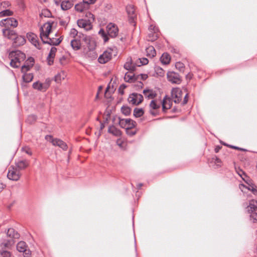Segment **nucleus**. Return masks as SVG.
Wrapping results in <instances>:
<instances>
[{
    "label": "nucleus",
    "instance_id": "5701e85b",
    "mask_svg": "<svg viewBox=\"0 0 257 257\" xmlns=\"http://www.w3.org/2000/svg\"><path fill=\"white\" fill-rule=\"evenodd\" d=\"M62 41V39H61V38H49L48 39H46V40H45L43 43L44 44H48L50 45H59Z\"/></svg>",
    "mask_w": 257,
    "mask_h": 257
},
{
    "label": "nucleus",
    "instance_id": "9d476101",
    "mask_svg": "<svg viewBox=\"0 0 257 257\" xmlns=\"http://www.w3.org/2000/svg\"><path fill=\"white\" fill-rule=\"evenodd\" d=\"M92 22L86 19H81L77 21V25L79 27L83 28L86 31H89L92 28Z\"/></svg>",
    "mask_w": 257,
    "mask_h": 257
},
{
    "label": "nucleus",
    "instance_id": "09e8293b",
    "mask_svg": "<svg viewBox=\"0 0 257 257\" xmlns=\"http://www.w3.org/2000/svg\"><path fill=\"white\" fill-rule=\"evenodd\" d=\"M175 67L177 69H178L181 72L184 71L185 67L184 64L180 62H176L175 64Z\"/></svg>",
    "mask_w": 257,
    "mask_h": 257
},
{
    "label": "nucleus",
    "instance_id": "864d4df0",
    "mask_svg": "<svg viewBox=\"0 0 257 257\" xmlns=\"http://www.w3.org/2000/svg\"><path fill=\"white\" fill-rule=\"evenodd\" d=\"M47 89L49 87L51 83V80L49 78H47L45 82L43 83Z\"/></svg>",
    "mask_w": 257,
    "mask_h": 257
},
{
    "label": "nucleus",
    "instance_id": "0eeeda50",
    "mask_svg": "<svg viewBox=\"0 0 257 257\" xmlns=\"http://www.w3.org/2000/svg\"><path fill=\"white\" fill-rule=\"evenodd\" d=\"M21 174L20 171L14 166H11L7 174L8 178L13 181H18L20 178Z\"/></svg>",
    "mask_w": 257,
    "mask_h": 257
},
{
    "label": "nucleus",
    "instance_id": "79ce46f5",
    "mask_svg": "<svg viewBox=\"0 0 257 257\" xmlns=\"http://www.w3.org/2000/svg\"><path fill=\"white\" fill-rule=\"evenodd\" d=\"M144 111L142 108H135L134 111V115L136 117H139L143 115Z\"/></svg>",
    "mask_w": 257,
    "mask_h": 257
},
{
    "label": "nucleus",
    "instance_id": "bf43d9fd",
    "mask_svg": "<svg viewBox=\"0 0 257 257\" xmlns=\"http://www.w3.org/2000/svg\"><path fill=\"white\" fill-rule=\"evenodd\" d=\"M96 0H84V2H85L87 5H89L90 4H92L95 3Z\"/></svg>",
    "mask_w": 257,
    "mask_h": 257
},
{
    "label": "nucleus",
    "instance_id": "7c9ffc66",
    "mask_svg": "<svg viewBox=\"0 0 257 257\" xmlns=\"http://www.w3.org/2000/svg\"><path fill=\"white\" fill-rule=\"evenodd\" d=\"M124 79L126 82H132L137 79V78H136L135 75L133 73V72L129 71L125 74Z\"/></svg>",
    "mask_w": 257,
    "mask_h": 257
},
{
    "label": "nucleus",
    "instance_id": "e2e57ef3",
    "mask_svg": "<svg viewBox=\"0 0 257 257\" xmlns=\"http://www.w3.org/2000/svg\"><path fill=\"white\" fill-rule=\"evenodd\" d=\"M187 96H188V94H186V95L184 96V100L182 103V105H184L187 103V102L188 101Z\"/></svg>",
    "mask_w": 257,
    "mask_h": 257
},
{
    "label": "nucleus",
    "instance_id": "473e14b6",
    "mask_svg": "<svg viewBox=\"0 0 257 257\" xmlns=\"http://www.w3.org/2000/svg\"><path fill=\"white\" fill-rule=\"evenodd\" d=\"M162 109L164 112H166L168 109L171 108L170 100L166 98V96L162 101Z\"/></svg>",
    "mask_w": 257,
    "mask_h": 257
},
{
    "label": "nucleus",
    "instance_id": "ea45409f",
    "mask_svg": "<svg viewBox=\"0 0 257 257\" xmlns=\"http://www.w3.org/2000/svg\"><path fill=\"white\" fill-rule=\"evenodd\" d=\"M51 13L48 9H43L42 10L41 14H40V17L41 18L45 17V18H50L51 17Z\"/></svg>",
    "mask_w": 257,
    "mask_h": 257
},
{
    "label": "nucleus",
    "instance_id": "f03ea898",
    "mask_svg": "<svg viewBox=\"0 0 257 257\" xmlns=\"http://www.w3.org/2000/svg\"><path fill=\"white\" fill-rule=\"evenodd\" d=\"M69 35L70 37H72L74 39L76 38L81 39L87 45H88V48L90 50L94 48L95 45L94 41L92 40L89 36H86L81 33H79L78 34L77 30L75 29L72 28L70 30Z\"/></svg>",
    "mask_w": 257,
    "mask_h": 257
},
{
    "label": "nucleus",
    "instance_id": "72a5a7b5",
    "mask_svg": "<svg viewBox=\"0 0 257 257\" xmlns=\"http://www.w3.org/2000/svg\"><path fill=\"white\" fill-rule=\"evenodd\" d=\"M73 3L69 1H63L61 4V9L66 11L72 8Z\"/></svg>",
    "mask_w": 257,
    "mask_h": 257
},
{
    "label": "nucleus",
    "instance_id": "c9c22d12",
    "mask_svg": "<svg viewBox=\"0 0 257 257\" xmlns=\"http://www.w3.org/2000/svg\"><path fill=\"white\" fill-rule=\"evenodd\" d=\"M108 132L117 137L120 136L121 134L120 131L113 125L109 127Z\"/></svg>",
    "mask_w": 257,
    "mask_h": 257
},
{
    "label": "nucleus",
    "instance_id": "a878e982",
    "mask_svg": "<svg viewBox=\"0 0 257 257\" xmlns=\"http://www.w3.org/2000/svg\"><path fill=\"white\" fill-rule=\"evenodd\" d=\"M123 122H125V124L127 125V127L126 128V130H129L130 128L134 127L135 124L136 123L134 121L131 119H122L119 121L120 125L122 127H124L123 126Z\"/></svg>",
    "mask_w": 257,
    "mask_h": 257
},
{
    "label": "nucleus",
    "instance_id": "f704fd0d",
    "mask_svg": "<svg viewBox=\"0 0 257 257\" xmlns=\"http://www.w3.org/2000/svg\"><path fill=\"white\" fill-rule=\"evenodd\" d=\"M24 73L23 75V80L24 82L29 83L32 81L33 79L34 75L33 73H27V72H23Z\"/></svg>",
    "mask_w": 257,
    "mask_h": 257
},
{
    "label": "nucleus",
    "instance_id": "393cba45",
    "mask_svg": "<svg viewBox=\"0 0 257 257\" xmlns=\"http://www.w3.org/2000/svg\"><path fill=\"white\" fill-rule=\"evenodd\" d=\"M14 41V45L15 46H20L23 45L26 43V39L24 37L22 36H16Z\"/></svg>",
    "mask_w": 257,
    "mask_h": 257
},
{
    "label": "nucleus",
    "instance_id": "a18cd8bd",
    "mask_svg": "<svg viewBox=\"0 0 257 257\" xmlns=\"http://www.w3.org/2000/svg\"><path fill=\"white\" fill-rule=\"evenodd\" d=\"M139 62L137 64V66H141V65H146L148 63L149 60L146 58H140Z\"/></svg>",
    "mask_w": 257,
    "mask_h": 257
},
{
    "label": "nucleus",
    "instance_id": "c756f323",
    "mask_svg": "<svg viewBox=\"0 0 257 257\" xmlns=\"http://www.w3.org/2000/svg\"><path fill=\"white\" fill-rule=\"evenodd\" d=\"M143 93L145 96L148 99H153L157 95L156 93L153 89H144Z\"/></svg>",
    "mask_w": 257,
    "mask_h": 257
},
{
    "label": "nucleus",
    "instance_id": "e433bc0d",
    "mask_svg": "<svg viewBox=\"0 0 257 257\" xmlns=\"http://www.w3.org/2000/svg\"><path fill=\"white\" fill-rule=\"evenodd\" d=\"M161 62L164 64H168L171 60L170 55L167 53H163L160 58Z\"/></svg>",
    "mask_w": 257,
    "mask_h": 257
},
{
    "label": "nucleus",
    "instance_id": "4468645a",
    "mask_svg": "<svg viewBox=\"0 0 257 257\" xmlns=\"http://www.w3.org/2000/svg\"><path fill=\"white\" fill-rule=\"evenodd\" d=\"M167 78L168 81L172 82V83L179 84L181 82V78L179 75L173 71L168 72Z\"/></svg>",
    "mask_w": 257,
    "mask_h": 257
},
{
    "label": "nucleus",
    "instance_id": "f3484780",
    "mask_svg": "<svg viewBox=\"0 0 257 257\" xmlns=\"http://www.w3.org/2000/svg\"><path fill=\"white\" fill-rule=\"evenodd\" d=\"M126 10L128 16L129 22L131 24L134 23V20L136 17L134 7L132 5H128L126 7Z\"/></svg>",
    "mask_w": 257,
    "mask_h": 257
},
{
    "label": "nucleus",
    "instance_id": "cd10ccee",
    "mask_svg": "<svg viewBox=\"0 0 257 257\" xmlns=\"http://www.w3.org/2000/svg\"><path fill=\"white\" fill-rule=\"evenodd\" d=\"M7 234L8 237L12 239H18L20 237L19 233L13 228L8 229Z\"/></svg>",
    "mask_w": 257,
    "mask_h": 257
},
{
    "label": "nucleus",
    "instance_id": "4be33fe9",
    "mask_svg": "<svg viewBox=\"0 0 257 257\" xmlns=\"http://www.w3.org/2000/svg\"><path fill=\"white\" fill-rule=\"evenodd\" d=\"M57 52V48L53 47L51 48L49 55L47 57L48 63L49 65H51L53 64L54 58L55 56L56 53Z\"/></svg>",
    "mask_w": 257,
    "mask_h": 257
},
{
    "label": "nucleus",
    "instance_id": "13d9d810",
    "mask_svg": "<svg viewBox=\"0 0 257 257\" xmlns=\"http://www.w3.org/2000/svg\"><path fill=\"white\" fill-rule=\"evenodd\" d=\"M10 6L9 2H4L2 4V6L4 8H7Z\"/></svg>",
    "mask_w": 257,
    "mask_h": 257
},
{
    "label": "nucleus",
    "instance_id": "2eb2a0df",
    "mask_svg": "<svg viewBox=\"0 0 257 257\" xmlns=\"http://www.w3.org/2000/svg\"><path fill=\"white\" fill-rule=\"evenodd\" d=\"M1 25L6 27L12 26L17 27L18 26V21L14 18H8L4 19L1 21Z\"/></svg>",
    "mask_w": 257,
    "mask_h": 257
},
{
    "label": "nucleus",
    "instance_id": "f8f14e48",
    "mask_svg": "<svg viewBox=\"0 0 257 257\" xmlns=\"http://www.w3.org/2000/svg\"><path fill=\"white\" fill-rule=\"evenodd\" d=\"M108 35L112 38L115 37L118 33V29L116 25L113 23H109L106 27Z\"/></svg>",
    "mask_w": 257,
    "mask_h": 257
},
{
    "label": "nucleus",
    "instance_id": "0e129e2a",
    "mask_svg": "<svg viewBox=\"0 0 257 257\" xmlns=\"http://www.w3.org/2000/svg\"><path fill=\"white\" fill-rule=\"evenodd\" d=\"M23 151H25L26 152V153L30 155H32V152H31L30 150L28 148H27V149H23Z\"/></svg>",
    "mask_w": 257,
    "mask_h": 257
},
{
    "label": "nucleus",
    "instance_id": "423d86ee",
    "mask_svg": "<svg viewBox=\"0 0 257 257\" xmlns=\"http://www.w3.org/2000/svg\"><path fill=\"white\" fill-rule=\"evenodd\" d=\"M45 139L50 142H51L53 146H58L63 150H66L67 149V146L65 143L63 141L58 139H54L51 136L47 135L45 137Z\"/></svg>",
    "mask_w": 257,
    "mask_h": 257
},
{
    "label": "nucleus",
    "instance_id": "4d7b16f0",
    "mask_svg": "<svg viewBox=\"0 0 257 257\" xmlns=\"http://www.w3.org/2000/svg\"><path fill=\"white\" fill-rule=\"evenodd\" d=\"M125 87L126 86L124 84L121 85L118 89L119 93L122 95L123 94V89L125 88Z\"/></svg>",
    "mask_w": 257,
    "mask_h": 257
},
{
    "label": "nucleus",
    "instance_id": "b1692460",
    "mask_svg": "<svg viewBox=\"0 0 257 257\" xmlns=\"http://www.w3.org/2000/svg\"><path fill=\"white\" fill-rule=\"evenodd\" d=\"M29 165V162L27 160H19L16 162L17 168L20 171L26 168Z\"/></svg>",
    "mask_w": 257,
    "mask_h": 257
},
{
    "label": "nucleus",
    "instance_id": "9b49d317",
    "mask_svg": "<svg viewBox=\"0 0 257 257\" xmlns=\"http://www.w3.org/2000/svg\"><path fill=\"white\" fill-rule=\"evenodd\" d=\"M183 97L181 90L178 88H173L172 90V97L176 103H180Z\"/></svg>",
    "mask_w": 257,
    "mask_h": 257
},
{
    "label": "nucleus",
    "instance_id": "774afa93",
    "mask_svg": "<svg viewBox=\"0 0 257 257\" xmlns=\"http://www.w3.org/2000/svg\"><path fill=\"white\" fill-rule=\"evenodd\" d=\"M157 35L155 34V36H153V38L152 39H149V40L153 41L155 40L157 38Z\"/></svg>",
    "mask_w": 257,
    "mask_h": 257
},
{
    "label": "nucleus",
    "instance_id": "58836bf2",
    "mask_svg": "<svg viewBox=\"0 0 257 257\" xmlns=\"http://www.w3.org/2000/svg\"><path fill=\"white\" fill-rule=\"evenodd\" d=\"M87 6L88 5H87L86 3L83 1L82 3L76 5L75 6V9L77 12H82Z\"/></svg>",
    "mask_w": 257,
    "mask_h": 257
},
{
    "label": "nucleus",
    "instance_id": "338daca9",
    "mask_svg": "<svg viewBox=\"0 0 257 257\" xmlns=\"http://www.w3.org/2000/svg\"><path fill=\"white\" fill-rule=\"evenodd\" d=\"M6 187V185L3 183H0V191Z\"/></svg>",
    "mask_w": 257,
    "mask_h": 257
},
{
    "label": "nucleus",
    "instance_id": "c03bdc74",
    "mask_svg": "<svg viewBox=\"0 0 257 257\" xmlns=\"http://www.w3.org/2000/svg\"><path fill=\"white\" fill-rule=\"evenodd\" d=\"M99 35H100L102 38L103 39L104 41L105 42H107L108 40V37L104 30L102 29H101L98 32Z\"/></svg>",
    "mask_w": 257,
    "mask_h": 257
},
{
    "label": "nucleus",
    "instance_id": "aec40b11",
    "mask_svg": "<svg viewBox=\"0 0 257 257\" xmlns=\"http://www.w3.org/2000/svg\"><path fill=\"white\" fill-rule=\"evenodd\" d=\"M257 209V201L255 200L249 201L248 205L246 207V211L250 213L254 212Z\"/></svg>",
    "mask_w": 257,
    "mask_h": 257
},
{
    "label": "nucleus",
    "instance_id": "dca6fc26",
    "mask_svg": "<svg viewBox=\"0 0 257 257\" xmlns=\"http://www.w3.org/2000/svg\"><path fill=\"white\" fill-rule=\"evenodd\" d=\"M27 37L28 40L37 49H40L39 42L36 35L32 33H28L27 34Z\"/></svg>",
    "mask_w": 257,
    "mask_h": 257
},
{
    "label": "nucleus",
    "instance_id": "1a4fd4ad",
    "mask_svg": "<svg viewBox=\"0 0 257 257\" xmlns=\"http://www.w3.org/2000/svg\"><path fill=\"white\" fill-rule=\"evenodd\" d=\"M162 105V101L152 100L150 103V112L151 114L155 116L158 114V110Z\"/></svg>",
    "mask_w": 257,
    "mask_h": 257
},
{
    "label": "nucleus",
    "instance_id": "412c9836",
    "mask_svg": "<svg viewBox=\"0 0 257 257\" xmlns=\"http://www.w3.org/2000/svg\"><path fill=\"white\" fill-rule=\"evenodd\" d=\"M3 33L5 37L13 40L17 35L14 30H10L9 29H3Z\"/></svg>",
    "mask_w": 257,
    "mask_h": 257
},
{
    "label": "nucleus",
    "instance_id": "a19ab883",
    "mask_svg": "<svg viewBox=\"0 0 257 257\" xmlns=\"http://www.w3.org/2000/svg\"><path fill=\"white\" fill-rule=\"evenodd\" d=\"M13 15V12L10 10H5L0 12V17L10 16Z\"/></svg>",
    "mask_w": 257,
    "mask_h": 257
},
{
    "label": "nucleus",
    "instance_id": "a211bd4d",
    "mask_svg": "<svg viewBox=\"0 0 257 257\" xmlns=\"http://www.w3.org/2000/svg\"><path fill=\"white\" fill-rule=\"evenodd\" d=\"M34 59L30 57L26 62V64L22 66V72L28 71L34 65Z\"/></svg>",
    "mask_w": 257,
    "mask_h": 257
},
{
    "label": "nucleus",
    "instance_id": "680f3d73",
    "mask_svg": "<svg viewBox=\"0 0 257 257\" xmlns=\"http://www.w3.org/2000/svg\"><path fill=\"white\" fill-rule=\"evenodd\" d=\"M126 134L130 136H133L136 134V132L130 131L129 130H126Z\"/></svg>",
    "mask_w": 257,
    "mask_h": 257
},
{
    "label": "nucleus",
    "instance_id": "ddd939ff",
    "mask_svg": "<svg viewBox=\"0 0 257 257\" xmlns=\"http://www.w3.org/2000/svg\"><path fill=\"white\" fill-rule=\"evenodd\" d=\"M128 100L132 104L138 105L143 100V96L140 94L133 93L129 96Z\"/></svg>",
    "mask_w": 257,
    "mask_h": 257
},
{
    "label": "nucleus",
    "instance_id": "052dcab7",
    "mask_svg": "<svg viewBox=\"0 0 257 257\" xmlns=\"http://www.w3.org/2000/svg\"><path fill=\"white\" fill-rule=\"evenodd\" d=\"M117 145L121 148H123V142L120 140H118L116 142Z\"/></svg>",
    "mask_w": 257,
    "mask_h": 257
},
{
    "label": "nucleus",
    "instance_id": "2f4dec72",
    "mask_svg": "<svg viewBox=\"0 0 257 257\" xmlns=\"http://www.w3.org/2000/svg\"><path fill=\"white\" fill-rule=\"evenodd\" d=\"M66 73L63 71H61L55 76V81L57 83H61L62 81L66 78Z\"/></svg>",
    "mask_w": 257,
    "mask_h": 257
},
{
    "label": "nucleus",
    "instance_id": "603ef678",
    "mask_svg": "<svg viewBox=\"0 0 257 257\" xmlns=\"http://www.w3.org/2000/svg\"><path fill=\"white\" fill-rule=\"evenodd\" d=\"M1 257H11V253L10 251L4 250L1 253Z\"/></svg>",
    "mask_w": 257,
    "mask_h": 257
},
{
    "label": "nucleus",
    "instance_id": "de8ad7c7",
    "mask_svg": "<svg viewBox=\"0 0 257 257\" xmlns=\"http://www.w3.org/2000/svg\"><path fill=\"white\" fill-rule=\"evenodd\" d=\"M87 20H90V22H93L94 21V17L92 14L90 12H86L85 14V18Z\"/></svg>",
    "mask_w": 257,
    "mask_h": 257
},
{
    "label": "nucleus",
    "instance_id": "6e6552de",
    "mask_svg": "<svg viewBox=\"0 0 257 257\" xmlns=\"http://www.w3.org/2000/svg\"><path fill=\"white\" fill-rule=\"evenodd\" d=\"M27 247L26 243L23 241L19 242L17 244V249L18 251L23 252L24 257H30L31 251L27 249Z\"/></svg>",
    "mask_w": 257,
    "mask_h": 257
},
{
    "label": "nucleus",
    "instance_id": "39448f33",
    "mask_svg": "<svg viewBox=\"0 0 257 257\" xmlns=\"http://www.w3.org/2000/svg\"><path fill=\"white\" fill-rule=\"evenodd\" d=\"M53 22L48 21L45 23L40 28V38L43 42L48 39L49 34L51 31Z\"/></svg>",
    "mask_w": 257,
    "mask_h": 257
},
{
    "label": "nucleus",
    "instance_id": "49530a36",
    "mask_svg": "<svg viewBox=\"0 0 257 257\" xmlns=\"http://www.w3.org/2000/svg\"><path fill=\"white\" fill-rule=\"evenodd\" d=\"M37 119V117L35 115H34V114H32V115H29L26 121L28 123H33L34 122H35Z\"/></svg>",
    "mask_w": 257,
    "mask_h": 257
},
{
    "label": "nucleus",
    "instance_id": "69168bd1",
    "mask_svg": "<svg viewBox=\"0 0 257 257\" xmlns=\"http://www.w3.org/2000/svg\"><path fill=\"white\" fill-rule=\"evenodd\" d=\"M140 76H141V79H142V80H145V79H146L147 78V77H148V76H147V74H141L140 75Z\"/></svg>",
    "mask_w": 257,
    "mask_h": 257
},
{
    "label": "nucleus",
    "instance_id": "4c0bfd02",
    "mask_svg": "<svg viewBox=\"0 0 257 257\" xmlns=\"http://www.w3.org/2000/svg\"><path fill=\"white\" fill-rule=\"evenodd\" d=\"M146 51L147 55L150 58L154 57L156 54L155 48L152 46L147 47L146 49Z\"/></svg>",
    "mask_w": 257,
    "mask_h": 257
},
{
    "label": "nucleus",
    "instance_id": "20e7f679",
    "mask_svg": "<svg viewBox=\"0 0 257 257\" xmlns=\"http://www.w3.org/2000/svg\"><path fill=\"white\" fill-rule=\"evenodd\" d=\"M116 49L114 48H107L98 58V62L101 64H105L108 62L113 55L115 56Z\"/></svg>",
    "mask_w": 257,
    "mask_h": 257
},
{
    "label": "nucleus",
    "instance_id": "f257e3e1",
    "mask_svg": "<svg viewBox=\"0 0 257 257\" xmlns=\"http://www.w3.org/2000/svg\"><path fill=\"white\" fill-rule=\"evenodd\" d=\"M11 59L10 65L14 68H18L21 66L22 62L26 58L25 54L20 51H14L9 54Z\"/></svg>",
    "mask_w": 257,
    "mask_h": 257
},
{
    "label": "nucleus",
    "instance_id": "6ab92c4d",
    "mask_svg": "<svg viewBox=\"0 0 257 257\" xmlns=\"http://www.w3.org/2000/svg\"><path fill=\"white\" fill-rule=\"evenodd\" d=\"M136 66H137V64L132 62V60L131 58L127 59L126 62L123 65L124 68L130 72H134L136 70Z\"/></svg>",
    "mask_w": 257,
    "mask_h": 257
},
{
    "label": "nucleus",
    "instance_id": "8fccbe9b",
    "mask_svg": "<svg viewBox=\"0 0 257 257\" xmlns=\"http://www.w3.org/2000/svg\"><path fill=\"white\" fill-rule=\"evenodd\" d=\"M250 213V220L253 223L256 222H257V213L253 212H251Z\"/></svg>",
    "mask_w": 257,
    "mask_h": 257
},
{
    "label": "nucleus",
    "instance_id": "5fc2aeb1",
    "mask_svg": "<svg viewBox=\"0 0 257 257\" xmlns=\"http://www.w3.org/2000/svg\"><path fill=\"white\" fill-rule=\"evenodd\" d=\"M214 163L216 164L217 166L220 167L221 164V161L220 159L216 157L215 159Z\"/></svg>",
    "mask_w": 257,
    "mask_h": 257
},
{
    "label": "nucleus",
    "instance_id": "c85d7f7f",
    "mask_svg": "<svg viewBox=\"0 0 257 257\" xmlns=\"http://www.w3.org/2000/svg\"><path fill=\"white\" fill-rule=\"evenodd\" d=\"M33 87L34 89L42 92H45L47 90L43 83L39 81L34 82L33 84Z\"/></svg>",
    "mask_w": 257,
    "mask_h": 257
},
{
    "label": "nucleus",
    "instance_id": "bb28decb",
    "mask_svg": "<svg viewBox=\"0 0 257 257\" xmlns=\"http://www.w3.org/2000/svg\"><path fill=\"white\" fill-rule=\"evenodd\" d=\"M80 39L76 38L71 40V46L73 50H78L81 48Z\"/></svg>",
    "mask_w": 257,
    "mask_h": 257
},
{
    "label": "nucleus",
    "instance_id": "37998d69",
    "mask_svg": "<svg viewBox=\"0 0 257 257\" xmlns=\"http://www.w3.org/2000/svg\"><path fill=\"white\" fill-rule=\"evenodd\" d=\"M121 112L125 115H128L131 113V109L127 106H123L121 107Z\"/></svg>",
    "mask_w": 257,
    "mask_h": 257
},
{
    "label": "nucleus",
    "instance_id": "7ed1b4c3",
    "mask_svg": "<svg viewBox=\"0 0 257 257\" xmlns=\"http://www.w3.org/2000/svg\"><path fill=\"white\" fill-rule=\"evenodd\" d=\"M238 175L241 177L242 180L246 183V185L240 184L239 185V188L241 191H243L244 188L247 189L248 190L251 191L253 194H257V187L252 183V181L246 176L244 172L241 171V173H238Z\"/></svg>",
    "mask_w": 257,
    "mask_h": 257
},
{
    "label": "nucleus",
    "instance_id": "3c124183",
    "mask_svg": "<svg viewBox=\"0 0 257 257\" xmlns=\"http://www.w3.org/2000/svg\"><path fill=\"white\" fill-rule=\"evenodd\" d=\"M15 243V241L13 239L9 240L6 242L2 243V245H4L6 247H9L13 245Z\"/></svg>",
    "mask_w": 257,
    "mask_h": 257
},
{
    "label": "nucleus",
    "instance_id": "6e6d98bb",
    "mask_svg": "<svg viewBox=\"0 0 257 257\" xmlns=\"http://www.w3.org/2000/svg\"><path fill=\"white\" fill-rule=\"evenodd\" d=\"M149 29L150 30H153L154 33L155 34H156L158 31V28H156L155 26H153V25H150Z\"/></svg>",
    "mask_w": 257,
    "mask_h": 257
}]
</instances>
